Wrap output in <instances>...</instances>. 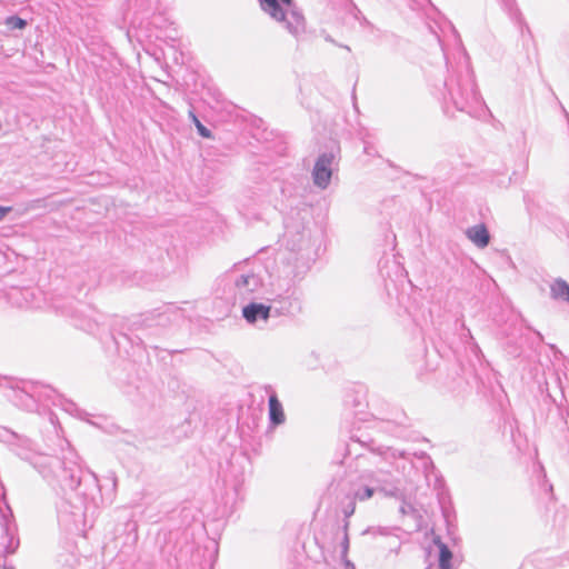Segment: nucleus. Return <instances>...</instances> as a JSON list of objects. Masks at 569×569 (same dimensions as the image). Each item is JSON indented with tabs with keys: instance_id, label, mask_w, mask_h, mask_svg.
Listing matches in <instances>:
<instances>
[{
	"instance_id": "1a4fd4ad",
	"label": "nucleus",
	"mask_w": 569,
	"mask_h": 569,
	"mask_svg": "<svg viewBox=\"0 0 569 569\" xmlns=\"http://www.w3.org/2000/svg\"><path fill=\"white\" fill-rule=\"evenodd\" d=\"M192 120H193L194 126H196V128H197V130H198V132H199V134H200L201 137H203V138H208V139L212 137V136H211L210 130H208V129H207V128H206V127H204V126L199 121V119H198L194 114H192Z\"/></svg>"
},
{
	"instance_id": "9b49d317",
	"label": "nucleus",
	"mask_w": 569,
	"mask_h": 569,
	"mask_svg": "<svg viewBox=\"0 0 569 569\" xmlns=\"http://www.w3.org/2000/svg\"><path fill=\"white\" fill-rule=\"evenodd\" d=\"M366 498H371L373 495V490L371 488H367L365 491Z\"/></svg>"
},
{
	"instance_id": "39448f33",
	"label": "nucleus",
	"mask_w": 569,
	"mask_h": 569,
	"mask_svg": "<svg viewBox=\"0 0 569 569\" xmlns=\"http://www.w3.org/2000/svg\"><path fill=\"white\" fill-rule=\"evenodd\" d=\"M269 416L271 422L276 426L283 423L286 420L282 405L276 395H271L269 398Z\"/></svg>"
},
{
	"instance_id": "6e6552de",
	"label": "nucleus",
	"mask_w": 569,
	"mask_h": 569,
	"mask_svg": "<svg viewBox=\"0 0 569 569\" xmlns=\"http://www.w3.org/2000/svg\"><path fill=\"white\" fill-rule=\"evenodd\" d=\"M6 24L10 29H23L27 26V22H26V20H23L19 17L12 16V17H8L6 19Z\"/></svg>"
},
{
	"instance_id": "20e7f679",
	"label": "nucleus",
	"mask_w": 569,
	"mask_h": 569,
	"mask_svg": "<svg viewBox=\"0 0 569 569\" xmlns=\"http://www.w3.org/2000/svg\"><path fill=\"white\" fill-rule=\"evenodd\" d=\"M467 237L479 248H485L489 243V232L483 224L475 226L467 230Z\"/></svg>"
},
{
	"instance_id": "0eeeda50",
	"label": "nucleus",
	"mask_w": 569,
	"mask_h": 569,
	"mask_svg": "<svg viewBox=\"0 0 569 569\" xmlns=\"http://www.w3.org/2000/svg\"><path fill=\"white\" fill-rule=\"evenodd\" d=\"M452 552L447 545L439 542V567L440 569H451Z\"/></svg>"
},
{
	"instance_id": "9d476101",
	"label": "nucleus",
	"mask_w": 569,
	"mask_h": 569,
	"mask_svg": "<svg viewBox=\"0 0 569 569\" xmlns=\"http://www.w3.org/2000/svg\"><path fill=\"white\" fill-rule=\"evenodd\" d=\"M11 211L10 207L0 206V220H2Z\"/></svg>"
},
{
	"instance_id": "f03ea898",
	"label": "nucleus",
	"mask_w": 569,
	"mask_h": 569,
	"mask_svg": "<svg viewBox=\"0 0 569 569\" xmlns=\"http://www.w3.org/2000/svg\"><path fill=\"white\" fill-rule=\"evenodd\" d=\"M284 6L290 7L292 0H280ZM261 9L266 11L271 18L277 21H283L286 19V12L280 7L277 0H259Z\"/></svg>"
},
{
	"instance_id": "f257e3e1",
	"label": "nucleus",
	"mask_w": 569,
	"mask_h": 569,
	"mask_svg": "<svg viewBox=\"0 0 569 569\" xmlns=\"http://www.w3.org/2000/svg\"><path fill=\"white\" fill-rule=\"evenodd\" d=\"M332 156L322 154L319 157L313 169L315 183L321 188H326L331 179Z\"/></svg>"
},
{
	"instance_id": "7ed1b4c3",
	"label": "nucleus",
	"mask_w": 569,
	"mask_h": 569,
	"mask_svg": "<svg viewBox=\"0 0 569 569\" xmlns=\"http://www.w3.org/2000/svg\"><path fill=\"white\" fill-rule=\"evenodd\" d=\"M270 310L271 308L269 306L250 303L243 308L242 315L248 322L253 323L258 318L267 320L270 316Z\"/></svg>"
},
{
	"instance_id": "423d86ee",
	"label": "nucleus",
	"mask_w": 569,
	"mask_h": 569,
	"mask_svg": "<svg viewBox=\"0 0 569 569\" xmlns=\"http://www.w3.org/2000/svg\"><path fill=\"white\" fill-rule=\"evenodd\" d=\"M553 299H566L569 301V284L562 279H556L550 286Z\"/></svg>"
}]
</instances>
